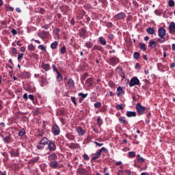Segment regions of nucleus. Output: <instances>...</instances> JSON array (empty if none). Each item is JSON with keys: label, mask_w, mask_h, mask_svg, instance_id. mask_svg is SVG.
<instances>
[{"label": "nucleus", "mask_w": 175, "mask_h": 175, "mask_svg": "<svg viewBox=\"0 0 175 175\" xmlns=\"http://www.w3.org/2000/svg\"><path fill=\"white\" fill-rule=\"evenodd\" d=\"M166 35V29L163 27H160L158 29V36L159 38L157 39V42L159 43H164L166 42V38H165V36Z\"/></svg>", "instance_id": "nucleus-1"}, {"label": "nucleus", "mask_w": 175, "mask_h": 175, "mask_svg": "<svg viewBox=\"0 0 175 175\" xmlns=\"http://www.w3.org/2000/svg\"><path fill=\"white\" fill-rule=\"evenodd\" d=\"M49 139L46 137H44L41 140L39 141L38 143L36 148L40 150V151H43L44 150V147L49 144Z\"/></svg>", "instance_id": "nucleus-2"}, {"label": "nucleus", "mask_w": 175, "mask_h": 175, "mask_svg": "<svg viewBox=\"0 0 175 175\" xmlns=\"http://www.w3.org/2000/svg\"><path fill=\"white\" fill-rule=\"evenodd\" d=\"M47 150H49L50 152H54V151L57 150V145L54 141L50 139L48 141Z\"/></svg>", "instance_id": "nucleus-3"}, {"label": "nucleus", "mask_w": 175, "mask_h": 175, "mask_svg": "<svg viewBox=\"0 0 175 175\" xmlns=\"http://www.w3.org/2000/svg\"><path fill=\"white\" fill-rule=\"evenodd\" d=\"M146 107L142 106V104H140L139 103H137L136 105V110L137 111H138L139 114L143 115L144 114V112L146 110Z\"/></svg>", "instance_id": "nucleus-4"}, {"label": "nucleus", "mask_w": 175, "mask_h": 175, "mask_svg": "<svg viewBox=\"0 0 175 175\" xmlns=\"http://www.w3.org/2000/svg\"><path fill=\"white\" fill-rule=\"evenodd\" d=\"M129 85V87H134V85H140V80H139L137 77H134L131 79Z\"/></svg>", "instance_id": "nucleus-5"}, {"label": "nucleus", "mask_w": 175, "mask_h": 175, "mask_svg": "<svg viewBox=\"0 0 175 175\" xmlns=\"http://www.w3.org/2000/svg\"><path fill=\"white\" fill-rule=\"evenodd\" d=\"M75 131L79 136H84V135H85V132H87V130L85 129H83L81 126L76 127Z\"/></svg>", "instance_id": "nucleus-6"}, {"label": "nucleus", "mask_w": 175, "mask_h": 175, "mask_svg": "<svg viewBox=\"0 0 175 175\" xmlns=\"http://www.w3.org/2000/svg\"><path fill=\"white\" fill-rule=\"evenodd\" d=\"M52 133L54 135V136H58L59 133H61V130L59 129V127L58 125L55 124L52 128Z\"/></svg>", "instance_id": "nucleus-7"}, {"label": "nucleus", "mask_w": 175, "mask_h": 175, "mask_svg": "<svg viewBox=\"0 0 175 175\" xmlns=\"http://www.w3.org/2000/svg\"><path fill=\"white\" fill-rule=\"evenodd\" d=\"M132 172L130 170H119L118 172V175H131Z\"/></svg>", "instance_id": "nucleus-8"}, {"label": "nucleus", "mask_w": 175, "mask_h": 175, "mask_svg": "<svg viewBox=\"0 0 175 175\" xmlns=\"http://www.w3.org/2000/svg\"><path fill=\"white\" fill-rule=\"evenodd\" d=\"M49 165L50 167H51L52 169H57L58 161H51L50 163H49Z\"/></svg>", "instance_id": "nucleus-9"}, {"label": "nucleus", "mask_w": 175, "mask_h": 175, "mask_svg": "<svg viewBox=\"0 0 175 175\" xmlns=\"http://www.w3.org/2000/svg\"><path fill=\"white\" fill-rule=\"evenodd\" d=\"M126 16L125 13L120 12L115 16V18H116V20H122L125 18Z\"/></svg>", "instance_id": "nucleus-10"}, {"label": "nucleus", "mask_w": 175, "mask_h": 175, "mask_svg": "<svg viewBox=\"0 0 175 175\" xmlns=\"http://www.w3.org/2000/svg\"><path fill=\"white\" fill-rule=\"evenodd\" d=\"M168 28H169L170 33H174V31H175L174 22H172Z\"/></svg>", "instance_id": "nucleus-11"}, {"label": "nucleus", "mask_w": 175, "mask_h": 175, "mask_svg": "<svg viewBox=\"0 0 175 175\" xmlns=\"http://www.w3.org/2000/svg\"><path fill=\"white\" fill-rule=\"evenodd\" d=\"M109 62H111L112 65H117V64L120 62V60L118 59V57H111L109 59Z\"/></svg>", "instance_id": "nucleus-12"}, {"label": "nucleus", "mask_w": 175, "mask_h": 175, "mask_svg": "<svg viewBox=\"0 0 175 175\" xmlns=\"http://www.w3.org/2000/svg\"><path fill=\"white\" fill-rule=\"evenodd\" d=\"M48 159L49 161H55V159H58V156L57 154L53 153L48 157Z\"/></svg>", "instance_id": "nucleus-13"}, {"label": "nucleus", "mask_w": 175, "mask_h": 175, "mask_svg": "<svg viewBox=\"0 0 175 175\" xmlns=\"http://www.w3.org/2000/svg\"><path fill=\"white\" fill-rule=\"evenodd\" d=\"M126 117L131 118V117H136L137 113L135 111H127L126 113Z\"/></svg>", "instance_id": "nucleus-14"}, {"label": "nucleus", "mask_w": 175, "mask_h": 175, "mask_svg": "<svg viewBox=\"0 0 175 175\" xmlns=\"http://www.w3.org/2000/svg\"><path fill=\"white\" fill-rule=\"evenodd\" d=\"M119 122H120L121 124H124V125H128V121L126 120V118L124 116H121L119 118Z\"/></svg>", "instance_id": "nucleus-15"}, {"label": "nucleus", "mask_w": 175, "mask_h": 175, "mask_svg": "<svg viewBox=\"0 0 175 175\" xmlns=\"http://www.w3.org/2000/svg\"><path fill=\"white\" fill-rule=\"evenodd\" d=\"M67 85L70 88H73V87H75V81H73L72 79H68L67 81Z\"/></svg>", "instance_id": "nucleus-16"}, {"label": "nucleus", "mask_w": 175, "mask_h": 175, "mask_svg": "<svg viewBox=\"0 0 175 175\" xmlns=\"http://www.w3.org/2000/svg\"><path fill=\"white\" fill-rule=\"evenodd\" d=\"M41 68L45 70V72H48L50 70V65L49 64L42 63Z\"/></svg>", "instance_id": "nucleus-17"}, {"label": "nucleus", "mask_w": 175, "mask_h": 175, "mask_svg": "<svg viewBox=\"0 0 175 175\" xmlns=\"http://www.w3.org/2000/svg\"><path fill=\"white\" fill-rule=\"evenodd\" d=\"M157 42L152 40H150L149 41V47H151V49H155V47H157Z\"/></svg>", "instance_id": "nucleus-18"}, {"label": "nucleus", "mask_w": 175, "mask_h": 175, "mask_svg": "<svg viewBox=\"0 0 175 175\" xmlns=\"http://www.w3.org/2000/svg\"><path fill=\"white\" fill-rule=\"evenodd\" d=\"M77 172L79 173V174L84 175L85 174L87 170L83 167H80L77 170Z\"/></svg>", "instance_id": "nucleus-19"}, {"label": "nucleus", "mask_w": 175, "mask_h": 175, "mask_svg": "<svg viewBox=\"0 0 175 175\" xmlns=\"http://www.w3.org/2000/svg\"><path fill=\"white\" fill-rule=\"evenodd\" d=\"M94 84V79L92 78H89L86 80V85L88 87H91Z\"/></svg>", "instance_id": "nucleus-20"}, {"label": "nucleus", "mask_w": 175, "mask_h": 175, "mask_svg": "<svg viewBox=\"0 0 175 175\" xmlns=\"http://www.w3.org/2000/svg\"><path fill=\"white\" fill-rule=\"evenodd\" d=\"M98 41L100 44H101L102 46H106V39H105V38L100 37L98 38Z\"/></svg>", "instance_id": "nucleus-21"}, {"label": "nucleus", "mask_w": 175, "mask_h": 175, "mask_svg": "<svg viewBox=\"0 0 175 175\" xmlns=\"http://www.w3.org/2000/svg\"><path fill=\"white\" fill-rule=\"evenodd\" d=\"M4 143H5L6 144H9V143H10L12 142L10 135H8L5 137H4L3 139Z\"/></svg>", "instance_id": "nucleus-22"}, {"label": "nucleus", "mask_w": 175, "mask_h": 175, "mask_svg": "<svg viewBox=\"0 0 175 175\" xmlns=\"http://www.w3.org/2000/svg\"><path fill=\"white\" fill-rule=\"evenodd\" d=\"M101 155L100 152H97L96 154H94V156L92 157V161H96L98 158H100Z\"/></svg>", "instance_id": "nucleus-23"}, {"label": "nucleus", "mask_w": 175, "mask_h": 175, "mask_svg": "<svg viewBox=\"0 0 175 175\" xmlns=\"http://www.w3.org/2000/svg\"><path fill=\"white\" fill-rule=\"evenodd\" d=\"M39 159H40L39 157H35L32 159H30L29 161V163H30L31 165H33V163H36V162H38V161H39Z\"/></svg>", "instance_id": "nucleus-24"}, {"label": "nucleus", "mask_w": 175, "mask_h": 175, "mask_svg": "<svg viewBox=\"0 0 175 175\" xmlns=\"http://www.w3.org/2000/svg\"><path fill=\"white\" fill-rule=\"evenodd\" d=\"M146 32H148L149 35H154V32H155V29H154V27H149L146 29Z\"/></svg>", "instance_id": "nucleus-25"}, {"label": "nucleus", "mask_w": 175, "mask_h": 175, "mask_svg": "<svg viewBox=\"0 0 175 175\" xmlns=\"http://www.w3.org/2000/svg\"><path fill=\"white\" fill-rule=\"evenodd\" d=\"M11 157H18L19 153H18V149L16 150H12L10 153Z\"/></svg>", "instance_id": "nucleus-26"}, {"label": "nucleus", "mask_w": 175, "mask_h": 175, "mask_svg": "<svg viewBox=\"0 0 175 175\" xmlns=\"http://www.w3.org/2000/svg\"><path fill=\"white\" fill-rule=\"evenodd\" d=\"M57 46H58V41H55L51 44V49H52V50H55V49H57Z\"/></svg>", "instance_id": "nucleus-27"}, {"label": "nucleus", "mask_w": 175, "mask_h": 175, "mask_svg": "<svg viewBox=\"0 0 175 175\" xmlns=\"http://www.w3.org/2000/svg\"><path fill=\"white\" fill-rule=\"evenodd\" d=\"M117 91H118V93H117L118 96H121V95H124V90L122 88H118Z\"/></svg>", "instance_id": "nucleus-28"}, {"label": "nucleus", "mask_w": 175, "mask_h": 175, "mask_svg": "<svg viewBox=\"0 0 175 175\" xmlns=\"http://www.w3.org/2000/svg\"><path fill=\"white\" fill-rule=\"evenodd\" d=\"M97 125L98 126H102V125H103V120H102L100 117H98L97 119Z\"/></svg>", "instance_id": "nucleus-29"}, {"label": "nucleus", "mask_w": 175, "mask_h": 175, "mask_svg": "<svg viewBox=\"0 0 175 175\" xmlns=\"http://www.w3.org/2000/svg\"><path fill=\"white\" fill-rule=\"evenodd\" d=\"M57 81L61 82V81L64 79V77H62V74H61L60 72H57Z\"/></svg>", "instance_id": "nucleus-30"}, {"label": "nucleus", "mask_w": 175, "mask_h": 175, "mask_svg": "<svg viewBox=\"0 0 175 175\" xmlns=\"http://www.w3.org/2000/svg\"><path fill=\"white\" fill-rule=\"evenodd\" d=\"M78 96H81L82 99H85L87 96H88V93L84 94V93H79Z\"/></svg>", "instance_id": "nucleus-31"}, {"label": "nucleus", "mask_w": 175, "mask_h": 175, "mask_svg": "<svg viewBox=\"0 0 175 175\" xmlns=\"http://www.w3.org/2000/svg\"><path fill=\"white\" fill-rule=\"evenodd\" d=\"M27 133L25 132V129H23L19 133H18V136L19 137H23V136Z\"/></svg>", "instance_id": "nucleus-32"}, {"label": "nucleus", "mask_w": 175, "mask_h": 175, "mask_svg": "<svg viewBox=\"0 0 175 175\" xmlns=\"http://www.w3.org/2000/svg\"><path fill=\"white\" fill-rule=\"evenodd\" d=\"M93 50H98V51H102V50H103V48L99 45H94L93 47Z\"/></svg>", "instance_id": "nucleus-33"}, {"label": "nucleus", "mask_w": 175, "mask_h": 175, "mask_svg": "<svg viewBox=\"0 0 175 175\" xmlns=\"http://www.w3.org/2000/svg\"><path fill=\"white\" fill-rule=\"evenodd\" d=\"M137 161L138 163H144V162H146V159L143 157H139L137 159Z\"/></svg>", "instance_id": "nucleus-34"}, {"label": "nucleus", "mask_w": 175, "mask_h": 175, "mask_svg": "<svg viewBox=\"0 0 175 175\" xmlns=\"http://www.w3.org/2000/svg\"><path fill=\"white\" fill-rule=\"evenodd\" d=\"M129 157L130 158H135V157H136V152H133V151L129 152Z\"/></svg>", "instance_id": "nucleus-35"}, {"label": "nucleus", "mask_w": 175, "mask_h": 175, "mask_svg": "<svg viewBox=\"0 0 175 175\" xmlns=\"http://www.w3.org/2000/svg\"><path fill=\"white\" fill-rule=\"evenodd\" d=\"M70 100H72V102L75 105V106H77V103L76 102V97L71 96Z\"/></svg>", "instance_id": "nucleus-36"}, {"label": "nucleus", "mask_w": 175, "mask_h": 175, "mask_svg": "<svg viewBox=\"0 0 175 175\" xmlns=\"http://www.w3.org/2000/svg\"><path fill=\"white\" fill-rule=\"evenodd\" d=\"M116 109L117 110H124V107H122V105L118 104V105H117L116 106Z\"/></svg>", "instance_id": "nucleus-37"}, {"label": "nucleus", "mask_w": 175, "mask_h": 175, "mask_svg": "<svg viewBox=\"0 0 175 175\" xmlns=\"http://www.w3.org/2000/svg\"><path fill=\"white\" fill-rule=\"evenodd\" d=\"M79 32H80L81 36H85V33H86L85 29H81Z\"/></svg>", "instance_id": "nucleus-38"}, {"label": "nucleus", "mask_w": 175, "mask_h": 175, "mask_svg": "<svg viewBox=\"0 0 175 175\" xmlns=\"http://www.w3.org/2000/svg\"><path fill=\"white\" fill-rule=\"evenodd\" d=\"M60 53L61 54H65L66 53V46H64L61 49H60Z\"/></svg>", "instance_id": "nucleus-39"}, {"label": "nucleus", "mask_w": 175, "mask_h": 175, "mask_svg": "<svg viewBox=\"0 0 175 175\" xmlns=\"http://www.w3.org/2000/svg\"><path fill=\"white\" fill-rule=\"evenodd\" d=\"M139 46L141 50H143V51H146V44L144 43L139 44Z\"/></svg>", "instance_id": "nucleus-40"}, {"label": "nucleus", "mask_w": 175, "mask_h": 175, "mask_svg": "<svg viewBox=\"0 0 175 175\" xmlns=\"http://www.w3.org/2000/svg\"><path fill=\"white\" fill-rule=\"evenodd\" d=\"M168 5L170 6V8H173V6H174V1L170 0L168 1Z\"/></svg>", "instance_id": "nucleus-41"}, {"label": "nucleus", "mask_w": 175, "mask_h": 175, "mask_svg": "<svg viewBox=\"0 0 175 175\" xmlns=\"http://www.w3.org/2000/svg\"><path fill=\"white\" fill-rule=\"evenodd\" d=\"M100 106H102V103L100 102H96V103H94V107H96V109H99Z\"/></svg>", "instance_id": "nucleus-42"}, {"label": "nucleus", "mask_w": 175, "mask_h": 175, "mask_svg": "<svg viewBox=\"0 0 175 175\" xmlns=\"http://www.w3.org/2000/svg\"><path fill=\"white\" fill-rule=\"evenodd\" d=\"M38 49H39V50H42V51H46V46H44L43 44L39 45Z\"/></svg>", "instance_id": "nucleus-43"}, {"label": "nucleus", "mask_w": 175, "mask_h": 175, "mask_svg": "<svg viewBox=\"0 0 175 175\" xmlns=\"http://www.w3.org/2000/svg\"><path fill=\"white\" fill-rule=\"evenodd\" d=\"M140 54H139V52H135L133 54V57L135 59H137L139 57Z\"/></svg>", "instance_id": "nucleus-44"}, {"label": "nucleus", "mask_w": 175, "mask_h": 175, "mask_svg": "<svg viewBox=\"0 0 175 175\" xmlns=\"http://www.w3.org/2000/svg\"><path fill=\"white\" fill-rule=\"evenodd\" d=\"M83 158L85 159V161H90V157L87 154H84L83 155Z\"/></svg>", "instance_id": "nucleus-45"}, {"label": "nucleus", "mask_w": 175, "mask_h": 175, "mask_svg": "<svg viewBox=\"0 0 175 175\" xmlns=\"http://www.w3.org/2000/svg\"><path fill=\"white\" fill-rule=\"evenodd\" d=\"M52 69L53 70V72H56V73H59V72L58 71V69H57V66H55V65H52Z\"/></svg>", "instance_id": "nucleus-46"}, {"label": "nucleus", "mask_w": 175, "mask_h": 175, "mask_svg": "<svg viewBox=\"0 0 175 175\" xmlns=\"http://www.w3.org/2000/svg\"><path fill=\"white\" fill-rule=\"evenodd\" d=\"M102 151H105V152H107V149L105 147L101 148L99 150L98 152L102 154Z\"/></svg>", "instance_id": "nucleus-47"}, {"label": "nucleus", "mask_w": 175, "mask_h": 175, "mask_svg": "<svg viewBox=\"0 0 175 175\" xmlns=\"http://www.w3.org/2000/svg\"><path fill=\"white\" fill-rule=\"evenodd\" d=\"M35 47L33 46V44H31L28 46V49L30 50V51H33Z\"/></svg>", "instance_id": "nucleus-48"}, {"label": "nucleus", "mask_w": 175, "mask_h": 175, "mask_svg": "<svg viewBox=\"0 0 175 175\" xmlns=\"http://www.w3.org/2000/svg\"><path fill=\"white\" fill-rule=\"evenodd\" d=\"M88 77V73L85 72L82 75L81 80H85Z\"/></svg>", "instance_id": "nucleus-49"}, {"label": "nucleus", "mask_w": 175, "mask_h": 175, "mask_svg": "<svg viewBox=\"0 0 175 175\" xmlns=\"http://www.w3.org/2000/svg\"><path fill=\"white\" fill-rule=\"evenodd\" d=\"M85 46H86V47H88V49H91V47H92V43H91V42H86L85 43Z\"/></svg>", "instance_id": "nucleus-50"}, {"label": "nucleus", "mask_w": 175, "mask_h": 175, "mask_svg": "<svg viewBox=\"0 0 175 175\" xmlns=\"http://www.w3.org/2000/svg\"><path fill=\"white\" fill-rule=\"evenodd\" d=\"M23 57H24V53H19L18 55V60L20 61Z\"/></svg>", "instance_id": "nucleus-51"}, {"label": "nucleus", "mask_w": 175, "mask_h": 175, "mask_svg": "<svg viewBox=\"0 0 175 175\" xmlns=\"http://www.w3.org/2000/svg\"><path fill=\"white\" fill-rule=\"evenodd\" d=\"M5 9L6 10H9L10 12H13V10H14V8H13V7H6Z\"/></svg>", "instance_id": "nucleus-52"}, {"label": "nucleus", "mask_w": 175, "mask_h": 175, "mask_svg": "<svg viewBox=\"0 0 175 175\" xmlns=\"http://www.w3.org/2000/svg\"><path fill=\"white\" fill-rule=\"evenodd\" d=\"M118 73H119L120 77H122V79H124V77H125V74L124 73V72H122V70L120 71V72H118Z\"/></svg>", "instance_id": "nucleus-53"}, {"label": "nucleus", "mask_w": 175, "mask_h": 175, "mask_svg": "<svg viewBox=\"0 0 175 175\" xmlns=\"http://www.w3.org/2000/svg\"><path fill=\"white\" fill-rule=\"evenodd\" d=\"M144 81L146 83L145 87H148V85L150 84V81L147 79L144 80Z\"/></svg>", "instance_id": "nucleus-54"}, {"label": "nucleus", "mask_w": 175, "mask_h": 175, "mask_svg": "<svg viewBox=\"0 0 175 175\" xmlns=\"http://www.w3.org/2000/svg\"><path fill=\"white\" fill-rule=\"evenodd\" d=\"M108 38L109 39V40H113V39H114V36L113 34H109L108 36Z\"/></svg>", "instance_id": "nucleus-55"}, {"label": "nucleus", "mask_w": 175, "mask_h": 175, "mask_svg": "<svg viewBox=\"0 0 175 175\" xmlns=\"http://www.w3.org/2000/svg\"><path fill=\"white\" fill-rule=\"evenodd\" d=\"M122 70V68H121L120 66H118V67L116 68V72L118 73L120 72Z\"/></svg>", "instance_id": "nucleus-56"}, {"label": "nucleus", "mask_w": 175, "mask_h": 175, "mask_svg": "<svg viewBox=\"0 0 175 175\" xmlns=\"http://www.w3.org/2000/svg\"><path fill=\"white\" fill-rule=\"evenodd\" d=\"M94 144H96L97 146H98V147H102V146H103V144H100L97 142H94Z\"/></svg>", "instance_id": "nucleus-57"}, {"label": "nucleus", "mask_w": 175, "mask_h": 175, "mask_svg": "<svg viewBox=\"0 0 175 175\" xmlns=\"http://www.w3.org/2000/svg\"><path fill=\"white\" fill-rule=\"evenodd\" d=\"M28 97L31 100H33V99H35V97L32 94L29 95Z\"/></svg>", "instance_id": "nucleus-58"}, {"label": "nucleus", "mask_w": 175, "mask_h": 175, "mask_svg": "<svg viewBox=\"0 0 175 175\" xmlns=\"http://www.w3.org/2000/svg\"><path fill=\"white\" fill-rule=\"evenodd\" d=\"M12 35H17V31L14 29L12 30Z\"/></svg>", "instance_id": "nucleus-59"}, {"label": "nucleus", "mask_w": 175, "mask_h": 175, "mask_svg": "<svg viewBox=\"0 0 175 175\" xmlns=\"http://www.w3.org/2000/svg\"><path fill=\"white\" fill-rule=\"evenodd\" d=\"M12 52L13 54H17V49L16 48H13Z\"/></svg>", "instance_id": "nucleus-60"}, {"label": "nucleus", "mask_w": 175, "mask_h": 175, "mask_svg": "<svg viewBox=\"0 0 175 175\" xmlns=\"http://www.w3.org/2000/svg\"><path fill=\"white\" fill-rule=\"evenodd\" d=\"M115 165L116 166H120V165H122V161H117Z\"/></svg>", "instance_id": "nucleus-61"}, {"label": "nucleus", "mask_w": 175, "mask_h": 175, "mask_svg": "<svg viewBox=\"0 0 175 175\" xmlns=\"http://www.w3.org/2000/svg\"><path fill=\"white\" fill-rule=\"evenodd\" d=\"M23 98H24V99H28V94H27V93H25V94H23Z\"/></svg>", "instance_id": "nucleus-62"}, {"label": "nucleus", "mask_w": 175, "mask_h": 175, "mask_svg": "<svg viewBox=\"0 0 175 175\" xmlns=\"http://www.w3.org/2000/svg\"><path fill=\"white\" fill-rule=\"evenodd\" d=\"M0 175H6V171H4V172L0 171Z\"/></svg>", "instance_id": "nucleus-63"}, {"label": "nucleus", "mask_w": 175, "mask_h": 175, "mask_svg": "<svg viewBox=\"0 0 175 175\" xmlns=\"http://www.w3.org/2000/svg\"><path fill=\"white\" fill-rule=\"evenodd\" d=\"M141 175H148V172H142Z\"/></svg>", "instance_id": "nucleus-64"}]
</instances>
